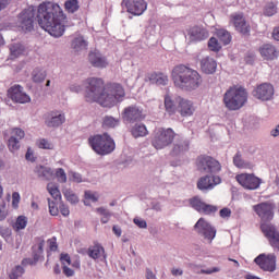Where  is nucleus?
Here are the masks:
<instances>
[{"mask_svg": "<svg viewBox=\"0 0 279 279\" xmlns=\"http://www.w3.org/2000/svg\"><path fill=\"white\" fill-rule=\"evenodd\" d=\"M259 53L264 60H276L278 58V50L271 44H265L259 48Z\"/></svg>", "mask_w": 279, "mask_h": 279, "instance_id": "a878e982", "label": "nucleus"}, {"mask_svg": "<svg viewBox=\"0 0 279 279\" xmlns=\"http://www.w3.org/2000/svg\"><path fill=\"white\" fill-rule=\"evenodd\" d=\"M149 134V131H147V126L143 123H136L131 128V135L133 138H143Z\"/></svg>", "mask_w": 279, "mask_h": 279, "instance_id": "7c9ffc66", "label": "nucleus"}, {"mask_svg": "<svg viewBox=\"0 0 279 279\" xmlns=\"http://www.w3.org/2000/svg\"><path fill=\"white\" fill-rule=\"evenodd\" d=\"M146 279H156V275L149 268L146 269Z\"/></svg>", "mask_w": 279, "mask_h": 279, "instance_id": "338daca9", "label": "nucleus"}, {"mask_svg": "<svg viewBox=\"0 0 279 279\" xmlns=\"http://www.w3.org/2000/svg\"><path fill=\"white\" fill-rule=\"evenodd\" d=\"M186 32L190 43H202V40H207L209 36L208 29L204 26H191Z\"/></svg>", "mask_w": 279, "mask_h": 279, "instance_id": "a211bd4d", "label": "nucleus"}, {"mask_svg": "<svg viewBox=\"0 0 279 279\" xmlns=\"http://www.w3.org/2000/svg\"><path fill=\"white\" fill-rule=\"evenodd\" d=\"M208 49L209 51H214L215 53H218V51H221V44H219V40L215 37H211L208 40Z\"/></svg>", "mask_w": 279, "mask_h": 279, "instance_id": "37998d69", "label": "nucleus"}, {"mask_svg": "<svg viewBox=\"0 0 279 279\" xmlns=\"http://www.w3.org/2000/svg\"><path fill=\"white\" fill-rule=\"evenodd\" d=\"M171 78L177 88L187 92L197 90L203 83L199 72L185 64L175 65L172 69Z\"/></svg>", "mask_w": 279, "mask_h": 279, "instance_id": "7ed1b4c3", "label": "nucleus"}, {"mask_svg": "<svg viewBox=\"0 0 279 279\" xmlns=\"http://www.w3.org/2000/svg\"><path fill=\"white\" fill-rule=\"evenodd\" d=\"M274 85L269 83H263L253 90V96L262 101H269L274 97Z\"/></svg>", "mask_w": 279, "mask_h": 279, "instance_id": "6ab92c4d", "label": "nucleus"}, {"mask_svg": "<svg viewBox=\"0 0 279 279\" xmlns=\"http://www.w3.org/2000/svg\"><path fill=\"white\" fill-rule=\"evenodd\" d=\"M63 195L65 199L70 202V204H77V202H80V198L71 190H66L65 192H63Z\"/></svg>", "mask_w": 279, "mask_h": 279, "instance_id": "09e8293b", "label": "nucleus"}, {"mask_svg": "<svg viewBox=\"0 0 279 279\" xmlns=\"http://www.w3.org/2000/svg\"><path fill=\"white\" fill-rule=\"evenodd\" d=\"M73 49H86L88 47V44H86V40H84V37H76L72 41Z\"/></svg>", "mask_w": 279, "mask_h": 279, "instance_id": "49530a36", "label": "nucleus"}, {"mask_svg": "<svg viewBox=\"0 0 279 279\" xmlns=\"http://www.w3.org/2000/svg\"><path fill=\"white\" fill-rule=\"evenodd\" d=\"M122 119L126 123H140L141 121H144L145 113L143 112V108L132 105L124 108Z\"/></svg>", "mask_w": 279, "mask_h": 279, "instance_id": "1a4fd4ad", "label": "nucleus"}, {"mask_svg": "<svg viewBox=\"0 0 279 279\" xmlns=\"http://www.w3.org/2000/svg\"><path fill=\"white\" fill-rule=\"evenodd\" d=\"M247 89L243 86L233 85L223 95L225 108L231 111L241 110L247 104Z\"/></svg>", "mask_w": 279, "mask_h": 279, "instance_id": "20e7f679", "label": "nucleus"}, {"mask_svg": "<svg viewBox=\"0 0 279 279\" xmlns=\"http://www.w3.org/2000/svg\"><path fill=\"white\" fill-rule=\"evenodd\" d=\"M87 255L89 258H93V260H99V258H104L106 260V250L99 243L89 246Z\"/></svg>", "mask_w": 279, "mask_h": 279, "instance_id": "bb28decb", "label": "nucleus"}, {"mask_svg": "<svg viewBox=\"0 0 279 279\" xmlns=\"http://www.w3.org/2000/svg\"><path fill=\"white\" fill-rule=\"evenodd\" d=\"M217 184H221L220 177L205 175L197 181V189L199 191H213V189L216 187Z\"/></svg>", "mask_w": 279, "mask_h": 279, "instance_id": "412c9836", "label": "nucleus"}, {"mask_svg": "<svg viewBox=\"0 0 279 279\" xmlns=\"http://www.w3.org/2000/svg\"><path fill=\"white\" fill-rule=\"evenodd\" d=\"M85 199H89L90 202H98L99 195L92 191L85 192Z\"/></svg>", "mask_w": 279, "mask_h": 279, "instance_id": "13d9d810", "label": "nucleus"}, {"mask_svg": "<svg viewBox=\"0 0 279 279\" xmlns=\"http://www.w3.org/2000/svg\"><path fill=\"white\" fill-rule=\"evenodd\" d=\"M49 213L52 217H58L60 209H58V205L56 202H52L51 198H48Z\"/></svg>", "mask_w": 279, "mask_h": 279, "instance_id": "3c124183", "label": "nucleus"}, {"mask_svg": "<svg viewBox=\"0 0 279 279\" xmlns=\"http://www.w3.org/2000/svg\"><path fill=\"white\" fill-rule=\"evenodd\" d=\"M38 147H39V149H53V145L51 144V142H49L45 138L39 140Z\"/></svg>", "mask_w": 279, "mask_h": 279, "instance_id": "6e6d98bb", "label": "nucleus"}, {"mask_svg": "<svg viewBox=\"0 0 279 279\" xmlns=\"http://www.w3.org/2000/svg\"><path fill=\"white\" fill-rule=\"evenodd\" d=\"M272 38L275 40H279V27L274 28V31H272Z\"/></svg>", "mask_w": 279, "mask_h": 279, "instance_id": "774afa93", "label": "nucleus"}, {"mask_svg": "<svg viewBox=\"0 0 279 279\" xmlns=\"http://www.w3.org/2000/svg\"><path fill=\"white\" fill-rule=\"evenodd\" d=\"M61 263L62 265H71V256L69 254H61Z\"/></svg>", "mask_w": 279, "mask_h": 279, "instance_id": "052dcab7", "label": "nucleus"}, {"mask_svg": "<svg viewBox=\"0 0 279 279\" xmlns=\"http://www.w3.org/2000/svg\"><path fill=\"white\" fill-rule=\"evenodd\" d=\"M236 182H239L243 189L246 191H256L263 184V180L254 174L241 173L235 177Z\"/></svg>", "mask_w": 279, "mask_h": 279, "instance_id": "9d476101", "label": "nucleus"}, {"mask_svg": "<svg viewBox=\"0 0 279 279\" xmlns=\"http://www.w3.org/2000/svg\"><path fill=\"white\" fill-rule=\"evenodd\" d=\"M196 168L202 173H219L221 163L208 155H201L196 159Z\"/></svg>", "mask_w": 279, "mask_h": 279, "instance_id": "0eeeda50", "label": "nucleus"}, {"mask_svg": "<svg viewBox=\"0 0 279 279\" xmlns=\"http://www.w3.org/2000/svg\"><path fill=\"white\" fill-rule=\"evenodd\" d=\"M45 252V239L35 238V244L33 245V258L35 262L40 260Z\"/></svg>", "mask_w": 279, "mask_h": 279, "instance_id": "cd10ccee", "label": "nucleus"}, {"mask_svg": "<svg viewBox=\"0 0 279 279\" xmlns=\"http://www.w3.org/2000/svg\"><path fill=\"white\" fill-rule=\"evenodd\" d=\"M198 234H203L208 241H213L217 236V230L210 226L204 218H201L194 226Z\"/></svg>", "mask_w": 279, "mask_h": 279, "instance_id": "f3484780", "label": "nucleus"}, {"mask_svg": "<svg viewBox=\"0 0 279 279\" xmlns=\"http://www.w3.org/2000/svg\"><path fill=\"white\" fill-rule=\"evenodd\" d=\"M133 221L138 228H147V221L143 219L135 218Z\"/></svg>", "mask_w": 279, "mask_h": 279, "instance_id": "e2e57ef3", "label": "nucleus"}, {"mask_svg": "<svg viewBox=\"0 0 279 279\" xmlns=\"http://www.w3.org/2000/svg\"><path fill=\"white\" fill-rule=\"evenodd\" d=\"M37 21L39 27L48 32L53 38H60L64 35L66 14L60 4L49 1L40 3L37 9Z\"/></svg>", "mask_w": 279, "mask_h": 279, "instance_id": "f03ea898", "label": "nucleus"}, {"mask_svg": "<svg viewBox=\"0 0 279 279\" xmlns=\"http://www.w3.org/2000/svg\"><path fill=\"white\" fill-rule=\"evenodd\" d=\"M232 215V210H230V208H222L220 210V217H222V219H226V217H230Z\"/></svg>", "mask_w": 279, "mask_h": 279, "instance_id": "680f3d73", "label": "nucleus"}, {"mask_svg": "<svg viewBox=\"0 0 279 279\" xmlns=\"http://www.w3.org/2000/svg\"><path fill=\"white\" fill-rule=\"evenodd\" d=\"M177 111L181 117H193L195 114V105L186 98H179Z\"/></svg>", "mask_w": 279, "mask_h": 279, "instance_id": "4be33fe9", "label": "nucleus"}, {"mask_svg": "<svg viewBox=\"0 0 279 279\" xmlns=\"http://www.w3.org/2000/svg\"><path fill=\"white\" fill-rule=\"evenodd\" d=\"M219 271H221L220 267H213V268H208V269H201V271H198L197 274L210 276L213 274H219Z\"/></svg>", "mask_w": 279, "mask_h": 279, "instance_id": "5fc2aeb1", "label": "nucleus"}, {"mask_svg": "<svg viewBox=\"0 0 279 279\" xmlns=\"http://www.w3.org/2000/svg\"><path fill=\"white\" fill-rule=\"evenodd\" d=\"M47 244L50 252H58V238L52 236L48 239Z\"/></svg>", "mask_w": 279, "mask_h": 279, "instance_id": "603ef678", "label": "nucleus"}, {"mask_svg": "<svg viewBox=\"0 0 279 279\" xmlns=\"http://www.w3.org/2000/svg\"><path fill=\"white\" fill-rule=\"evenodd\" d=\"M7 97H9L13 104H29V101H32V98L25 93L23 86L17 84L8 89Z\"/></svg>", "mask_w": 279, "mask_h": 279, "instance_id": "9b49d317", "label": "nucleus"}, {"mask_svg": "<svg viewBox=\"0 0 279 279\" xmlns=\"http://www.w3.org/2000/svg\"><path fill=\"white\" fill-rule=\"evenodd\" d=\"M254 263L258 265L263 271H276V255L275 254H259Z\"/></svg>", "mask_w": 279, "mask_h": 279, "instance_id": "2eb2a0df", "label": "nucleus"}, {"mask_svg": "<svg viewBox=\"0 0 279 279\" xmlns=\"http://www.w3.org/2000/svg\"><path fill=\"white\" fill-rule=\"evenodd\" d=\"M230 23L233 24L236 32L243 34V36L250 35L252 27L243 13H233L230 15Z\"/></svg>", "mask_w": 279, "mask_h": 279, "instance_id": "ddd939ff", "label": "nucleus"}, {"mask_svg": "<svg viewBox=\"0 0 279 279\" xmlns=\"http://www.w3.org/2000/svg\"><path fill=\"white\" fill-rule=\"evenodd\" d=\"M27 217L19 216L13 223L12 228L15 232H21V230H25L27 228Z\"/></svg>", "mask_w": 279, "mask_h": 279, "instance_id": "2f4dec72", "label": "nucleus"}, {"mask_svg": "<svg viewBox=\"0 0 279 279\" xmlns=\"http://www.w3.org/2000/svg\"><path fill=\"white\" fill-rule=\"evenodd\" d=\"M72 180L73 182H77V183L82 182V174L77 172L72 173Z\"/></svg>", "mask_w": 279, "mask_h": 279, "instance_id": "69168bd1", "label": "nucleus"}, {"mask_svg": "<svg viewBox=\"0 0 279 279\" xmlns=\"http://www.w3.org/2000/svg\"><path fill=\"white\" fill-rule=\"evenodd\" d=\"M146 82H150V84H156L157 86H167L169 84V76L165 73L153 72L147 75Z\"/></svg>", "mask_w": 279, "mask_h": 279, "instance_id": "393cba45", "label": "nucleus"}, {"mask_svg": "<svg viewBox=\"0 0 279 279\" xmlns=\"http://www.w3.org/2000/svg\"><path fill=\"white\" fill-rule=\"evenodd\" d=\"M88 144L98 156H108L117 148L114 140L108 133L89 136Z\"/></svg>", "mask_w": 279, "mask_h": 279, "instance_id": "39448f33", "label": "nucleus"}, {"mask_svg": "<svg viewBox=\"0 0 279 279\" xmlns=\"http://www.w3.org/2000/svg\"><path fill=\"white\" fill-rule=\"evenodd\" d=\"M96 213L101 215V223H108V221H110V217H112V214H110V211L104 207L96 208Z\"/></svg>", "mask_w": 279, "mask_h": 279, "instance_id": "ea45409f", "label": "nucleus"}, {"mask_svg": "<svg viewBox=\"0 0 279 279\" xmlns=\"http://www.w3.org/2000/svg\"><path fill=\"white\" fill-rule=\"evenodd\" d=\"M88 60L89 64L96 69H106V66H108V60H106V57L101 56L99 50L90 51L88 54Z\"/></svg>", "mask_w": 279, "mask_h": 279, "instance_id": "5701e85b", "label": "nucleus"}, {"mask_svg": "<svg viewBox=\"0 0 279 279\" xmlns=\"http://www.w3.org/2000/svg\"><path fill=\"white\" fill-rule=\"evenodd\" d=\"M173 138H175L173 129L159 128L154 132L151 145L155 149H165V147H169L173 143Z\"/></svg>", "mask_w": 279, "mask_h": 279, "instance_id": "423d86ee", "label": "nucleus"}, {"mask_svg": "<svg viewBox=\"0 0 279 279\" xmlns=\"http://www.w3.org/2000/svg\"><path fill=\"white\" fill-rule=\"evenodd\" d=\"M217 210H219V208H217V206L205 203L203 205V208L198 213H201L202 215H215V213H217Z\"/></svg>", "mask_w": 279, "mask_h": 279, "instance_id": "c03bdc74", "label": "nucleus"}, {"mask_svg": "<svg viewBox=\"0 0 279 279\" xmlns=\"http://www.w3.org/2000/svg\"><path fill=\"white\" fill-rule=\"evenodd\" d=\"M23 274H25V269L23 268V266H15L9 275V278L19 279L21 278V276H23Z\"/></svg>", "mask_w": 279, "mask_h": 279, "instance_id": "de8ad7c7", "label": "nucleus"}, {"mask_svg": "<svg viewBox=\"0 0 279 279\" xmlns=\"http://www.w3.org/2000/svg\"><path fill=\"white\" fill-rule=\"evenodd\" d=\"M56 178L58 179V182H61V183L66 182V172H64V169L62 168L57 169Z\"/></svg>", "mask_w": 279, "mask_h": 279, "instance_id": "864d4df0", "label": "nucleus"}, {"mask_svg": "<svg viewBox=\"0 0 279 279\" xmlns=\"http://www.w3.org/2000/svg\"><path fill=\"white\" fill-rule=\"evenodd\" d=\"M276 12H278V8L276 7V4H274V2L268 3L264 9L265 16H274Z\"/></svg>", "mask_w": 279, "mask_h": 279, "instance_id": "8fccbe9b", "label": "nucleus"}, {"mask_svg": "<svg viewBox=\"0 0 279 279\" xmlns=\"http://www.w3.org/2000/svg\"><path fill=\"white\" fill-rule=\"evenodd\" d=\"M189 204H190L191 208H193L197 213H201L202 208H204V205L206 203H204V201H202L199 196H194L189 199Z\"/></svg>", "mask_w": 279, "mask_h": 279, "instance_id": "c9c22d12", "label": "nucleus"}, {"mask_svg": "<svg viewBox=\"0 0 279 279\" xmlns=\"http://www.w3.org/2000/svg\"><path fill=\"white\" fill-rule=\"evenodd\" d=\"M10 51H11V58H19V56H23L24 51H25V47H23V45L21 44H13L10 47Z\"/></svg>", "mask_w": 279, "mask_h": 279, "instance_id": "4c0bfd02", "label": "nucleus"}, {"mask_svg": "<svg viewBox=\"0 0 279 279\" xmlns=\"http://www.w3.org/2000/svg\"><path fill=\"white\" fill-rule=\"evenodd\" d=\"M201 71L206 75L217 73V61L214 58L205 57L201 60Z\"/></svg>", "mask_w": 279, "mask_h": 279, "instance_id": "b1692460", "label": "nucleus"}, {"mask_svg": "<svg viewBox=\"0 0 279 279\" xmlns=\"http://www.w3.org/2000/svg\"><path fill=\"white\" fill-rule=\"evenodd\" d=\"M65 118L64 114L58 112H51L50 119L46 120V125L48 128H60L62 123H64Z\"/></svg>", "mask_w": 279, "mask_h": 279, "instance_id": "c85d7f7f", "label": "nucleus"}, {"mask_svg": "<svg viewBox=\"0 0 279 279\" xmlns=\"http://www.w3.org/2000/svg\"><path fill=\"white\" fill-rule=\"evenodd\" d=\"M12 136L8 141L9 151H19L21 149V141L25 138V131L22 129L15 128L11 132Z\"/></svg>", "mask_w": 279, "mask_h": 279, "instance_id": "aec40b11", "label": "nucleus"}, {"mask_svg": "<svg viewBox=\"0 0 279 279\" xmlns=\"http://www.w3.org/2000/svg\"><path fill=\"white\" fill-rule=\"evenodd\" d=\"M36 16V10L28 8L20 13L19 23L23 32H32L34 29V19Z\"/></svg>", "mask_w": 279, "mask_h": 279, "instance_id": "4468645a", "label": "nucleus"}, {"mask_svg": "<svg viewBox=\"0 0 279 279\" xmlns=\"http://www.w3.org/2000/svg\"><path fill=\"white\" fill-rule=\"evenodd\" d=\"M19 204H21V194H19V192H13L12 208H14L16 210V208H19Z\"/></svg>", "mask_w": 279, "mask_h": 279, "instance_id": "4d7b16f0", "label": "nucleus"}, {"mask_svg": "<svg viewBox=\"0 0 279 279\" xmlns=\"http://www.w3.org/2000/svg\"><path fill=\"white\" fill-rule=\"evenodd\" d=\"M64 10L68 14H75L80 10V2L77 0H66L64 2Z\"/></svg>", "mask_w": 279, "mask_h": 279, "instance_id": "72a5a7b5", "label": "nucleus"}, {"mask_svg": "<svg viewBox=\"0 0 279 279\" xmlns=\"http://www.w3.org/2000/svg\"><path fill=\"white\" fill-rule=\"evenodd\" d=\"M260 230L263 234H265L266 239H268L269 244L274 250L279 252V232L278 229L271 223H262Z\"/></svg>", "mask_w": 279, "mask_h": 279, "instance_id": "f8f14e48", "label": "nucleus"}, {"mask_svg": "<svg viewBox=\"0 0 279 279\" xmlns=\"http://www.w3.org/2000/svg\"><path fill=\"white\" fill-rule=\"evenodd\" d=\"M34 172L38 175V178H41L43 180H53L56 175L51 168L40 165L34 169Z\"/></svg>", "mask_w": 279, "mask_h": 279, "instance_id": "c756f323", "label": "nucleus"}, {"mask_svg": "<svg viewBox=\"0 0 279 279\" xmlns=\"http://www.w3.org/2000/svg\"><path fill=\"white\" fill-rule=\"evenodd\" d=\"M85 100L88 104H99L102 108H112L117 101L125 97V89L122 84L108 83L106 86L104 80L92 77L86 81Z\"/></svg>", "mask_w": 279, "mask_h": 279, "instance_id": "f257e3e1", "label": "nucleus"}, {"mask_svg": "<svg viewBox=\"0 0 279 279\" xmlns=\"http://www.w3.org/2000/svg\"><path fill=\"white\" fill-rule=\"evenodd\" d=\"M59 210L63 217H69V215H71V210L69 209V206L64 204L60 205Z\"/></svg>", "mask_w": 279, "mask_h": 279, "instance_id": "bf43d9fd", "label": "nucleus"}, {"mask_svg": "<svg viewBox=\"0 0 279 279\" xmlns=\"http://www.w3.org/2000/svg\"><path fill=\"white\" fill-rule=\"evenodd\" d=\"M63 274L68 278H71L72 276H75V271L73 269L69 268L68 266H63Z\"/></svg>", "mask_w": 279, "mask_h": 279, "instance_id": "0e129e2a", "label": "nucleus"}, {"mask_svg": "<svg viewBox=\"0 0 279 279\" xmlns=\"http://www.w3.org/2000/svg\"><path fill=\"white\" fill-rule=\"evenodd\" d=\"M165 108L168 114H175V105L169 95L165 97Z\"/></svg>", "mask_w": 279, "mask_h": 279, "instance_id": "a19ab883", "label": "nucleus"}, {"mask_svg": "<svg viewBox=\"0 0 279 279\" xmlns=\"http://www.w3.org/2000/svg\"><path fill=\"white\" fill-rule=\"evenodd\" d=\"M254 213L259 217L262 223H269V221H274V216L276 210V204L270 202H263L253 206Z\"/></svg>", "mask_w": 279, "mask_h": 279, "instance_id": "6e6552de", "label": "nucleus"}, {"mask_svg": "<svg viewBox=\"0 0 279 279\" xmlns=\"http://www.w3.org/2000/svg\"><path fill=\"white\" fill-rule=\"evenodd\" d=\"M119 123H120V120L112 116H106L102 118V128L105 130H108L110 128H117Z\"/></svg>", "mask_w": 279, "mask_h": 279, "instance_id": "473e14b6", "label": "nucleus"}, {"mask_svg": "<svg viewBox=\"0 0 279 279\" xmlns=\"http://www.w3.org/2000/svg\"><path fill=\"white\" fill-rule=\"evenodd\" d=\"M189 149V143L186 141H181L174 144L172 153L174 155L182 154V151H186Z\"/></svg>", "mask_w": 279, "mask_h": 279, "instance_id": "79ce46f5", "label": "nucleus"}, {"mask_svg": "<svg viewBox=\"0 0 279 279\" xmlns=\"http://www.w3.org/2000/svg\"><path fill=\"white\" fill-rule=\"evenodd\" d=\"M122 3H124L126 12L133 16H141L147 10L145 0H123Z\"/></svg>", "mask_w": 279, "mask_h": 279, "instance_id": "dca6fc26", "label": "nucleus"}, {"mask_svg": "<svg viewBox=\"0 0 279 279\" xmlns=\"http://www.w3.org/2000/svg\"><path fill=\"white\" fill-rule=\"evenodd\" d=\"M217 36L220 43L223 45H230V43L232 41V36L230 35V33H228V31L220 29L217 32Z\"/></svg>", "mask_w": 279, "mask_h": 279, "instance_id": "58836bf2", "label": "nucleus"}, {"mask_svg": "<svg viewBox=\"0 0 279 279\" xmlns=\"http://www.w3.org/2000/svg\"><path fill=\"white\" fill-rule=\"evenodd\" d=\"M233 165L238 167V169H247V163L241 157V153H236L233 157Z\"/></svg>", "mask_w": 279, "mask_h": 279, "instance_id": "a18cd8bd", "label": "nucleus"}, {"mask_svg": "<svg viewBox=\"0 0 279 279\" xmlns=\"http://www.w3.org/2000/svg\"><path fill=\"white\" fill-rule=\"evenodd\" d=\"M47 191L56 199V202L62 199V194L60 193V190L58 189V185L54 183H48Z\"/></svg>", "mask_w": 279, "mask_h": 279, "instance_id": "e433bc0d", "label": "nucleus"}, {"mask_svg": "<svg viewBox=\"0 0 279 279\" xmlns=\"http://www.w3.org/2000/svg\"><path fill=\"white\" fill-rule=\"evenodd\" d=\"M33 82L40 84V82H45L47 77V71L36 68L32 73Z\"/></svg>", "mask_w": 279, "mask_h": 279, "instance_id": "f704fd0d", "label": "nucleus"}]
</instances>
